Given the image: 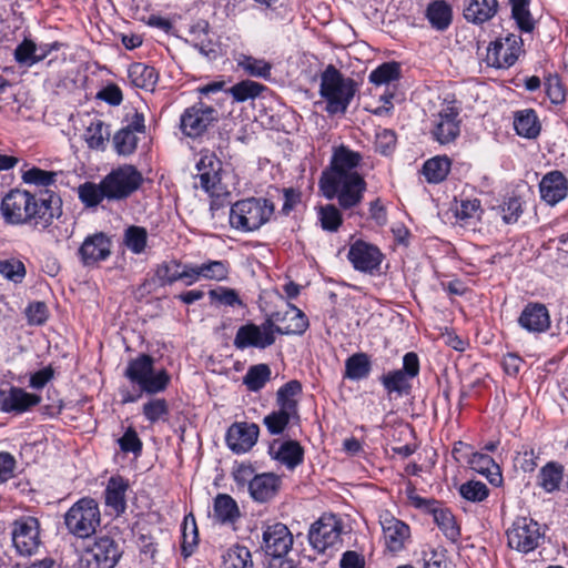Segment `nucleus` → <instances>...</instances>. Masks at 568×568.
Wrapping results in <instances>:
<instances>
[{
    "label": "nucleus",
    "instance_id": "nucleus-1",
    "mask_svg": "<svg viewBox=\"0 0 568 568\" xmlns=\"http://www.w3.org/2000/svg\"><path fill=\"white\" fill-rule=\"evenodd\" d=\"M24 211H29L27 224H31L38 230H47L54 220H58L61 225L52 226L49 233L57 241L71 237L73 223L60 220L62 217V200L57 193L51 190H42L34 195L24 190Z\"/></svg>",
    "mask_w": 568,
    "mask_h": 568
},
{
    "label": "nucleus",
    "instance_id": "nucleus-2",
    "mask_svg": "<svg viewBox=\"0 0 568 568\" xmlns=\"http://www.w3.org/2000/svg\"><path fill=\"white\" fill-rule=\"evenodd\" d=\"M356 91V82L344 77L334 65H328L321 75L320 93L329 114H344Z\"/></svg>",
    "mask_w": 568,
    "mask_h": 568
},
{
    "label": "nucleus",
    "instance_id": "nucleus-3",
    "mask_svg": "<svg viewBox=\"0 0 568 568\" xmlns=\"http://www.w3.org/2000/svg\"><path fill=\"white\" fill-rule=\"evenodd\" d=\"M275 210L264 197H247L235 202L230 210V224L241 232H254L267 223Z\"/></svg>",
    "mask_w": 568,
    "mask_h": 568
},
{
    "label": "nucleus",
    "instance_id": "nucleus-4",
    "mask_svg": "<svg viewBox=\"0 0 568 568\" xmlns=\"http://www.w3.org/2000/svg\"><path fill=\"white\" fill-rule=\"evenodd\" d=\"M320 187L326 199H336L343 210H351L363 201L367 183L362 174L321 176Z\"/></svg>",
    "mask_w": 568,
    "mask_h": 568
},
{
    "label": "nucleus",
    "instance_id": "nucleus-5",
    "mask_svg": "<svg viewBox=\"0 0 568 568\" xmlns=\"http://www.w3.org/2000/svg\"><path fill=\"white\" fill-rule=\"evenodd\" d=\"M123 375L132 384L138 385L142 393L149 395L164 392L171 379L165 369H154V359L148 354H140L129 361Z\"/></svg>",
    "mask_w": 568,
    "mask_h": 568
},
{
    "label": "nucleus",
    "instance_id": "nucleus-6",
    "mask_svg": "<svg viewBox=\"0 0 568 568\" xmlns=\"http://www.w3.org/2000/svg\"><path fill=\"white\" fill-rule=\"evenodd\" d=\"M100 524L99 504L91 497L79 499L64 515V525L68 531L81 539L93 536Z\"/></svg>",
    "mask_w": 568,
    "mask_h": 568
},
{
    "label": "nucleus",
    "instance_id": "nucleus-7",
    "mask_svg": "<svg viewBox=\"0 0 568 568\" xmlns=\"http://www.w3.org/2000/svg\"><path fill=\"white\" fill-rule=\"evenodd\" d=\"M219 116L215 108L199 101L184 110L180 119V129L184 135L197 139L219 121Z\"/></svg>",
    "mask_w": 568,
    "mask_h": 568
},
{
    "label": "nucleus",
    "instance_id": "nucleus-8",
    "mask_svg": "<svg viewBox=\"0 0 568 568\" xmlns=\"http://www.w3.org/2000/svg\"><path fill=\"white\" fill-rule=\"evenodd\" d=\"M143 179L133 165H122L112 170L103 180L108 200H123L136 191Z\"/></svg>",
    "mask_w": 568,
    "mask_h": 568
},
{
    "label": "nucleus",
    "instance_id": "nucleus-9",
    "mask_svg": "<svg viewBox=\"0 0 568 568\" xmlns=\"http://www.w3.org/2000/svg\"><path fill=\"white\" fill-rule=\"evenodd\" d=\"M11 539L18 555L36 554L41 545L39 520L32 516L16 519L11 525Z\"/></svg>",
    "mask_w": 568,
    "mask_h": 568
},
{
    "label": "nucleus",
    "instance_id": "nucleus-10",
    "mask_svg": "<svg viewBox=\"0 0 568 568\" xmlns=\"http://www.w3.org/2000/svg\"><path fill=\"white\" fill-rule=\"evenodd\" d=\"M122 556L119 544L104 535L94 539L84 549L82 562L85 568H114Z\"/></svg>",
    "mask_w": 568,
    "mask_h": 568
},
{
    "label": "nucleus",
    "instance_id": "nucleus-11",
    "mask_svg": "<svg viewBox=\"0 0 568 568\" xmlns=\"http://www.w3.org/2000/svg\"><path fill=\"white\" fill-rule=\"evenodd\" d=\"M412 505L430 514L438 528L452 542H457L460 537V528L452 511L433 498H424L418 495L409 496Z\"/></svg>",
    "mask_w": 568,
    "mask_h": 568
},
{
    "label": "nucleus",
    "instance_id": "nucleus-12",
    "mask_svg": "<svg viewBox=\"0 0 568 568\" xmlns=\"http://www.w3.org/2000/svg\"><path fill=\"white\" fill-rule=\"evenodd\" d=\"M541 537L539 524L527 517H518L507 530L508 546L524 554L536 549Z\"/></svg>",
    "mask_w": 568,
    "mask_h": 568
},
{
    "label": "nucleus",
    "instance_id": "nucleus-13",
    "mask_svg": "<svg viewBox=\"0 0 568 568\" xmlns=\"http://www.w3.org/2000/svg\"><path fill=\"white\" fill-rule=\"evenodd\" d=\"M273 324L267 318L261 324L247 323L239 327L233 345L237 349L250 347L265 349L275 343Z\"/></svg>",
    "mask_w": 568,
    "mask_h": 568
},
{
    "label": "nucleus",
    "instance_id": "nucleus-14",
    "mask_svg": "<svg viewBox=\"0 0 568 568\" xmlns=\"http://www.w3.org/2000/svg\"><path fill=\"white\" fill-rule=\"evenodd\" d=\"M124 121L126 124L113 135L112 143L119 155L128 156L136 150V133L145 132V120L143 113L132 110L126 113Z\"/></svg>",
    "mask_w": 568,
    "mask_h": 568
},
{
    "label": "nucleus",
    "instance_id": "nucleus-15",
    "mask_svg": "<svg viewBox=\"0 0 568 568\" xmlns=\"http://www.w3.org/2000/svg\"><path fill=\"white\" fill-rule=\"evenodd\" d=\"M521 52V39L508 34L491 42L487 49V64L497 69H508L516 63Z\"/></svg>",
    "mask_w": 568,
    "mask_h": 568
},
{
    "label": "nucleus",
    "instance_id": "nucleus-16",
    "mask_svg": "<svg viewBox=\"0 0 568 568\" xmlns=\"http://www.w3.org/2000/svg\"><path fill=\"white\" fill-rule=\"evenodd\" d=\"M342 525L335 516H322L312 524L308 530V541L318 552L336 545L341 539Z\"/></svg>",
    "mask_w": 568,
    "mask_h": 568
},
{
    "label": "nucleus",
    "instance_id": "nucleus-17",
    "mask_svg": "<svg viewBox=\"0 0 568 568\" xmlns=\"http://www.w3.org/2000/svg\"><path fill=\"white\" fill-rule=\"evenodd\" d=\"M381 250L363 240H356L349 247L347 258L356 271L374 274L383 261Z\"/></svg>",
    "mask_w": 568,
    "mask_h": 568
},
{
    "label": "nucleus",
    "instance_id": "nucleus-18",
    "mask_svg": "<svg viewBox=\"0 0 568 568\" xmlns=\"http://www.w3.org/2000/svg\"><path fill=\"white\" fill-rule=\"evenodd\" d=\"M459 109L449 103L444 105L434 115L433 138L440 144H447L456 140L460 133Z\"/></svg>",
    "mask_w": 568,
    "mask_h": 568
},
{
    "label": "nucleus",
    "instance_id": "nucleus-19",
    "mask_svg": "<svg viewBox=\"0 0 568 568\" xmlns=\"http://www.w3.org/2000/svg\"><path fill=\"white\" fill-rule=\"evenodd\" d=\"M293 546V535L286 525L275 523L263 528L262 549L271 557L286 556Z\"/></svg>",
    "mask_w": 568,
    "mask_h": 568
},
{
    "label": "nucleus",
    "instance_id": "nucleus-20",
    "mask_svg": "<svg viewBox=\"0 0 568 568\" xmlns=\"http://www.w3.org/2000/svg\"><path fill=\"white\" fill-rule=\"evenodd\" d=\"M267 321L273 324L274 333L281 335H301L308 327L305 314L295 306L288 305L284 312H274Z\"/></svg>",
    "mask_w": 568,
    "mask_h": 568
},
{
    "label": "nucleus",
    "instance_id": "nucleus-21",
    "mask_svg": "<svg viewBox=\"0 0 568 568\" xmlns=\"http://www.w3.org/2000/svg\"><path fill=\"white\" fill-rule=\"evenodd\" d=\"M379 523L387 549L392 552L403 550L410 538L409 526L403 520L394 517L388 511H385L379 516Z\"/></svg>",
    "mask_w": 568,
    "mask_h": 568
},
{
    "label": "nucleus",
    "instance_id": "nucleus-22",
    "mask_svg": "<svg viewBox=\"0 0 568 568\" xmlns=\"http://www.w3.org/2000/svg\"><path fill=\"white\" fill-rule=\"evenodd\" d=\"M196 179L199 180L200 186L210 195L219 196L223 187L221 185L220 170L221 163L214 154L201 155L196 163Z\"/></svg>",
    "mask_w": 568,
    "mask_h": 568
},
{
    "label": "nucleus",
    "instance_id": "nucleus-23",
    "mask_svg": "<svg viewBox=\"0 0 568 568\" xmlns=\"http://www.w3.org/2000/svg\"><path fill=\"white\" fill-rule=\"evenodd\" d=\"M362 162V155L345 145L334 149L329 169L322 176H349L359 174L357 168Z\"/></svg>",
    "mask_w": 568,
    "mask_h": 568
},
{
    "label": "nucleus",
    "instance_id": "nucleus-24",
    "mask_svg": "<svg viewBox=\"0 0 568 568\" xmlns=\"http://www.w3.org/2000/svg\"><path fill=\"white\" fill-rule=\"evenodd\" d=\"M41 397L26 392L23 388L11 386L0 389V409L4 413L22 414L37 406Z\"/></svg>",
    "mask_w": 568,
    "mask_h": 568
},
{
    "label": "nucleus",
    "instance_id": "nucleus-25",
    "mask_svg": "<svg viewBox=\"0 0 568 568\" xmlns=\"http://www.w3.org/2000/svg\"><path fill=\"white\" fill-rule=\"evenodd\" d=\"M186 42L210 60L215 59L219 54V47L211 37L210 24L206 20L200 19L189 26Z\"/></svg>",
    "mask_w": 568,
    "mask_h": 568
},
{
    "label": "nucleus",
    "instance_id": "nucleus-26",
    "mask_svg": "<svg viewBox=\"0 0 568 568\" xmlns=\"http://www.w3.org/2000/svg\"><path fill=\"white\" fill-rule=\"evenodd\" d=\"M258 432L255 424L235 423L226 433V444L233 453H246L255 445Z\"/></svg>",
    "mask_w": 568,
    "mask_h": 568
},
{
    "label": "nucleus",
    "instance_id": "nucleus-27",
    "mask_svg": "<svg viewBox=\"0 0 568 568\" xmlns=\"http://www.w3.org/2000/svg\"><path fill=\"white\" fill-rule=\"evenodd\" d=\"M542 201L554 206L567 197L568 180L562 172L554 170L545 174L539 183Z\"/></svg>",
    "mask_w": 568,
    "mask_h": 568
},
{
    "label": "nucleus",
    "instance_id": "nucleus-28",
    "mask_svg": "<svg viewBox=\"0 0 568 568\" xmlns=\"http://www.w3.org/2000/svg\"><path fill=\"white\" fill-rule=\"evenodd\" d=\"M111 254V241L102 232L89 235L79 248V255L84 265H92L106 260Z\"/></svg>",
    "mask_w": 568,
    "mask_h": 568
},
{
    "label": "nucleus",
    "instance_id": "nucleus-29",
    "mask_svg": "<svg viewBox=\"0 0 568 568\" xmlns=\"http://www.w3.org/2000/svg\"><path fill=\"white\" fill-rule=\"evenodd\" d=\"M518 324L529 333H544L550 326V316L546 305L528 303L518 317Z\"/></svg>",
    "mask_w": 568,
    "mask_h": 568
},
{
    "label": "nucleus",
    "instance_id": "nucleus-30",
    "mask_svg": "<svg viewBox=\"0 0 568 568\" xmlns=\"http://www.w3.org/2000/svg\"><path fill=\"white\" fill-rule=\"evenodd\" d=\"M128 489L129 481L121 476H111L106 483L104 501L115 516L122 515L126 509Z\"/></svg>",
    "mask_w": 568,
    "mask_h": 568
},
{
    "label": "nucleus",
    "instance_id": "nucleus-31",
    "mask_svg": "<svg viewBox=\"0 0 568 568\" xmlns=\"http://www.w3.org/2000/svg\"><path fill=\"white\" fill-rule=\"evenodd\" d=\"M24 190H11L1 202L4 220L11 224H27L29 211H24Z\"/></svg>",
    "mask_w": 568,
    "mask_h": 568
},
{
    "label": "nucleus",
    "instance_id": "nucleus-32",
    "mask_svg": "<svg viewBox=\"0 0 568 568\" xmlns=\"http://www.w3.org/2000/svg\"><path fill=\"white\" fill-rule=\"evenodd\" d=\"M281 479L274 474H261L248 481V490L252 498L258 503L272 499L278 491Z\"/></svg>",
    "mask_w": 568,
    "mask_h": 568
},
{
    "label": "nucleus",
    "instance_id": "nucleus-33",
    "mask_svg": "<svg viewBox=\"0 0 568 568\" xmlns=\"http://www.w3.org/2000/svg\"><path fill=\"white\" fill-rule=\"evenodd\" d=\"M270 454L290 469L303 463L304 449L296 440L274 442L270 446Z\"/></svg>",
    "mask_w": 568,
    "mask_h": 568
},
{
    "label": "nucleus",
    "instance_id": "nucleus-34",
    "mask_svg": "<svg viewBox=\"0 0 568 568\" xmlns=\"http://www.w3.org/2000/svg\"><path fill=\"white\" fill-rule=\"evenodd\" d=\"M241 517L237 503L227 494H217L213 500L212 519L220 525H233Z\"/></svg>",
    "mask_w": 568,
    "mask_h": 568
},
{
    "label": "nucleus",
    "instance_id": "nucleus-35",
    "mask_svg": "<svg viewBox=\"0 0 568 568\" xmlns=\"http://www.w3.org/2000/svg\"><path fill=\"white\" fill-rule=\"evenodd\" d=\"M498 11L497 0H465L464 18L471 23L481 24L489 21Z\"/></svg>",
    "mask_w": 568,
    "mask_h": 568
},
{
    "label": "nucleus",
    "instance_id": "nucleus-36",
    "mask_svg": "<svg viewBox=\"0 0 568 568\" xmlns=\"http://www.w3.org/2000/svg\"><path fill=\"white\" fill-rule=\"evenodd\" d=\"M128 78L134 87L152 91L159 75L153 67L142 62H134L128 69Z\"/></svg>",
    "mask_w": 568,
    "mask_h": 568
},
{
    "label": "nucleus",
    "instance_id": "nucleus-37",
    "mask_svg": "<svg viewBox=\"0 0 568 568\" xmlns=\"http://www.w3.org/2000/svg\"><path fill=\"white\" fill-rule=\"evenodd\" d=\"M389 398L407 396L412 392V381L398 369L389 371L379 378Z\"/></svg>",
    "mask_w": 568,
    "mask_h": 568
},
{
    "label": "nucleus",
    "instance_id": "nucleus-38",
    "mask_svg": "<svg viewBox=\"0 0 568 568\" xmlns=\"http://www.w3.org/2000/svg\"><path fill=\"white\" fill-rule=\"evenodd\" d=\"M426 18L432 28L445 31L453 20L452 7L445 0H434L427 6Z\"/></svg>",
    "mask_w": 568,
    "mask_h": 568
},
{
    "label": "nucleus",
    "instance_id": "nucleus-39",
    "mask_svg": "<svg viewBox=\"0 0 568 568\" xmlns=\"http://www.w3.org/2000/svg\"><path fill=\"white\" fill-rule=\"evenodd\" d=\"M468 463L471 469L485 475L490 484L497 486L501 483L503 477L499 466L490 456L483 453H474L471 454Z\"/></svg>",
    "mask_w": 568,
    "mask_h": 568
},
{
    "label": "nucleus",
    "instance_id": "nucleus-40",
    "mask_svg": "<svg viewBox=\"0 0 568 568\" xmlns=\"http://www.w3.org/2000/svg\"><path fill=\"white\" fill-rule=\"evenodd\" d=\"M514 128L518 135L535 139L539 135L541 125L536 112L531 109H526L515 113Z\"/></svg>",
    "mask_w": 568,
    "mask_h": 568
},
{
    "label": "nucleus",
    "instance_id": "nucleus-41",
    "mask_svg": "<svg viewBox=\"0 0 568 568\" xmlns=\"http://www.w3.org/2000/svg\"><path fill=\"white\" fill-rule=\"evenodd\" d=\"M372 371V362L368 354L359 352L351 355L345 361L344 378L361 381L367 378Z\"/></svg>",
    "mask_w": 568,
    "mask_h": 568
},
{
    "label": "nucleus",
    "instance_id": "nucleus-42",
    "mask_svg": "<svg viewBox=\"0 0 568 568\" xmlns=\"http://www.w3.org/2000/svg\"><path fill=\"white\" fill-rule=\"evenodd\" d=\"M450 171V160L447 156H435L423 165V173L429 183H439Z\"/></svg>",
    "mask_w": 568,
    "mask_h": 568
},
{
    "label": "nucleus",
    "instance_id": "nucleus-43",
    "mask_svg": "<svg viewBox=\"0 0 568 568\" xmlns=\"http://www.w3.org/2000/svg\"><path fill=\"white\" fill-rule=\"evenodd\" d=\"M294 418H298L297 412H291V409L278 407L277 410L266 415L263 419V423L270 434L280 435L284 432L290 420Z\"/></svg>",
    "mask_w": 568,
    "mask_h": 568
},
{
    "label": "nucleus",
    "instance_id": "nucleus-44",
    "mask_svg": "<svg viewBox=\"0 0 568 568\" xmlns=\"http://www.w3.org/2000/svg\"><path fill=\"white\" fill-rule=\"evenodd\" d=\"M253 560L250 550L240 545L230 547L223 555V568H252Z\"/></svg>",
    "mask_w": 568,
    "mask_h": 568
},
{
    "label": "nucleus",
    "instance_id": "nucleus-45",
    "mask_svg": "<svg viewBox=\"0 0 568 568\" xmlns=\"http://www.w3.org/2000/svg\"><path fill=\"white\" fill-rule=\"evenodd\" d=\"M271 368L267 364L251 366L243 377V383L251 392L261 390L271 379Z\"/></svg>",
    "mask_w": 568,
    "mask_h": 568
},
{
    "label": "nucleus",
    "instance_id": "nucleus-46",
    "mask_svg": "<svg viewBox=\"0 0 568 568\" xmlns=\"http://www.w3.org/2000/svg\"><path fill=\"white\" fill-rule=\"evenodd\" d=\"M511 6V17L523 32H531L535 22L529 11L530 0H509Z\"/></svg>",
    "mask_w": 568,
    "mask_h": 568
},
{
    "label": "nucleus",
    "instance_id": "nucleus-47",
    "mask_svg": "<svg viewBox=\"0 0 568 568\" xmlns=\"http://www.w3.org/2000/svg\"><path fill=\"white\" fill-rule=\"evenodd\" d=\"M302 393V384L296 381H290L284 384L276 393V403L278 407L297 412V400L294 398Z\"/></svg>",
    "mask_w": 568,
    "mask_h": 568
},
{
    "label": "nucleus",
    "instance_id": "nucleus-48",
    "mask_svg": "<svg viewBox=\"0 0 568 568\" xmlns=\"http://www.w3.org/2000/svg\"><path fill=\"white\" fill-rule=\"evenodd\" d=\"M109 138V126L101 120L91 122L85 131V141L91 149H103Z\"/></svg>",
    "mask_w": 568,
    "mask_h": 568
},
{
    "label": "nucleus",
    "instance_id": "nucleus-49",
    "mask_svg": "<svg viewBox=\"0 0 568 568\" xmlns=\"http://www.w3.org/2000/svg\"><path fill=\"white\" fill-rule=\"evenodd\" d=\"M562 480V467L556 463H548L539 474V484L548 493L559 489Z\"/></svg>",
    "mask_w": 568,
    "mask_h": 568
},
{
    "label": "nucleus",
    "instance_id": "nucleus-50",
    "mask_svg": "<svg viewBox=\"0 0 568 568\" xmlns=\"http://www.w3.org/2000/svg\"><path fill=\"white\" fill-rule=\"evenodd\" d=\"M201 277L211 281L222 282L227 280L230 274V263L227 261L211 260L199 265Z\"/></svg>",
    "mask_w": 568,
    "mask_h": 568
},
{
    "label": "nucleus",
    "instance_id": "nucleus-51",
    "mask_svg": "<svg viewBox=\"0 0 568 568\" xmlns=\"http://www.w3.org/2000/svg\"><path fill=\"white\" fill-rule=\"evenodd\" d=\"M265 89L261 83L252 80H243L227 90L236 102H244L248 99H254Z\"/></svg>",
    "mask_w": 568,
    "mask_h": 568
},
{
    "label": "nucleus",
    "instance_id": "nucleus-52",
    "mask_svg": "<svg viewBox=\"0 0 568 568\" xmlns=\"http://www.w3.org/2000/svg\"><path fill=\"white\" fill-rule=\"evenodd\" d=\"M400 67L397 62H385L373 70L369 81L376 85L388 84L399 78Z\"/></svg>",
    "mask_w": 568,
    "mask_h": 568
},
{
    "label": "nucleus",
    "instance_id": "nucleus-53",
    "mask_svg": "<svg viewBox=\"0 0 568 568\" xmlns=\"http://www.w3.org/2000/svg\"><path fill=\"white\" fill-rule=\"evenodd\" d=\"M79 197L87 206H97L106 199L103 182L99 184L85 182L79 186Z\"/></svg>",
    "mask_w": 568,
    "mask_h": 568
},
{
    "label": "nucleus",
    "instance_id": "nucleus-54",
    "mask_svg": "<svg viewBox=\"0 0 568 568\" xmlns=\"http://www.w3.org/2000/svg\"><path fill=\"white\" fill-rule=\"evenodd\" d=\"M183 542L181 551L184 558L190 557L197 545V528L193 515H187L183 521Z\"/></svg>",
    "mask_w": 568,
    "mask_h": 568
},
{
    "label": "nucleus",
    "instance_id": "nucleus-55",
    "mask_svg": "<svg viewBox=\"0 0 568 568\" xmlns=\"http://www.w3.org/2000/svg\"><path fill=\"white\" fill-rule=\"evenodd\" d=\"M148 241V233L144 227L129 226L124 232V244L134 254H140L144 251Z\"/></svg>",
    "mask_w": 568,
    "mask_h": 568
},
{
    "label": "nucleus",
    "instance_id": "nucleus-56",
    "mask_svg": "<svg viewBox=\"0 0 568 568\" xmlns=\"http://www.w3.org/2000/svg\"><path fill=\"white\" fill-rule=\"evenodd\" d=\"M318 220L322 229L327 232H336L343 223L339 210L333 204L320 207Z\"/></svg>",
    "mask_w": 568,
    "mask_h": 568
},
{
    "label": "nucleus",
    "instance_id": "nucleus-57",
    "mask_svg": "<svg viewBox=\"0 0 568 568\" xmlns=\"http://www.w3.org/2000/svg\"><path fill=\"white\" fill-rule=\"evenodd\" d=\"M142 412L144 417L152 424L166 419L170 413L169 404L164 398H153L146 402L142 407Z\"/></svg>",
    "mask_w": 568,
    "mask_h": 568
},
{
    "label": "nucleus",
    "instance_id": "nucleus-58",
    "mask_svg": "<svg viewBox=\"0 0 568 568\" xmlns=\"http://www.w3.org/2000/svg\"><path fill=\"white\" fill-rule=\"evenodd\" d=\"M459 494L471 503H480L488 497L489 489L486 484L478 480H469L460 485Z\"/></svg>",
    "mask_w": 568,
    "mask_h": 568
},
{
    "label": "nucleus",
    "instance_id": "nucleus-59",
    "mask_svg": "<svg viewBox=\"0 0 568 568\" xmlns=\"http://www.w3.org/2000/svg\"><path fill=\"white\" fill-rule=\"evenodd\" d=\"M240 65L252 77L262 79H268L271 77L272 64L263 59L244 57Z\"/></svg>",
    "mask_w": 568,
    "mask_h": 568
},
{
    "label": "nucleus",
    "instance_id": "nucleus-60",
    "mask_svg": "<svg viewBox=\"0 0 568 568\" xmlns=\"http://www.w3.org/2000/svg\"><path fill=\"white\" fill-rule=\"evenodd\" d=\"M181 264L178 261H170L158 266L155 276L162 286L171 285L179 281Z\"/></svg>",
    "mask_w": 568,
    "mask_h": 568
},
{
    "label": "nucleus",
    "instance_id": "nucleus-61",
    "mask_svg": "<svg viewBox=\"0 0 568 568\" xmlns=\"http://www.w3.org/2000/svg\"><path fill=\"white\" fill-rule=\"evenodd\" d=\"M0 274L14 283H20L26 276V267L21 261L16 258L1 261Z\"/></svg>",
    "mask_w": 568,
    "mask_h": 568
},
{
    "label": "nucleus",
    "instance_id": "nucleus-62",
    "mask_svg": "<svg viewBox=\"0 0 568 568\" xmlns=\"http://www.w3.org/2000/svg\"><path fill=\"white\" fill-rule=\"evenodd\" d=\"M55 172L32 168L23 173L22 179L26 183L29 184L49 186L55 182Z\"/></svg>",
    "mask_w": 568,
    "mask_h": 568
},
{
    "label": "nucleus",
    "instance_id": "nucleus-63",
    "mask_svg": "<svg viewBox=\"0 0 568 568\" xmlns=\"http://www.w3.org/2000/svg\"><path fill=\"white\" fill-rule=\"evenodd\" d=\"M499 213L506 224L516 223L523 214L521 202L518 197H510L499 206Z\"/></svg>",
    "mask_w": 568,
    "mask_h": 568
},
{
    "label": "nucleus",
    "instance_id": "nucleus-64",
    "mask_svg": "<svg viewBox=\"0 0 568 568\" xmlns=\"http://www.w3.org/2000/svg\"><path fill=\"white\" fill-rule=\"evenodd\" d=\"M36 43L24 39L14 50V59L19 64L31 67L36 64Z\"/></svg>",
    "mask_w": 568,
    "mask_h": 568
}]
</instances>
